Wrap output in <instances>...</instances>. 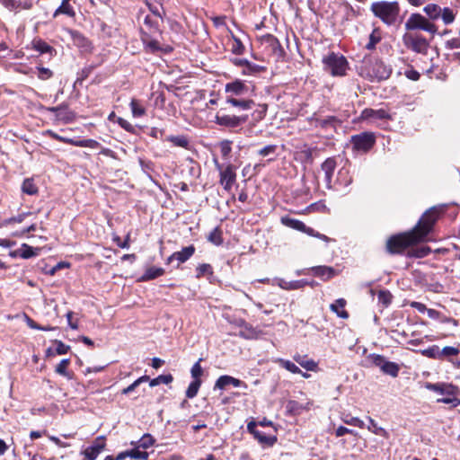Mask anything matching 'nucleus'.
I'll list each match as a JSON object with an SVG mask.
<instances>
[{"instance_id": "obj_1", "label": "nucleus", "mask_w": 460, "mask_h": 460, "mask_svg": "<svg viewBox=\"0 0 460 460\" xmlns=\"http://www.w3.org/2000/svg\"><path fill=\"white\" fill-rule=\"evenodd\" d=\"M358 69L359 75L370 82L386 80L392 74L391 67L385 65L382 60L371 56H366L363 58Z\"/></svg>"}, {"instance_id": "obj_2", "label": "nucleus", "mask_w": 460, "mask_h": 460, "mask_svg": "<svg viewBox=\"0 0 460 460\" xmlns=\"http://www.w3.org/2000/svg\"><path fill=\"white\" fill-rule=\"evenodd\" d=\"M370 9L376 17L388 25H392L396 22L400 12L397 2H375L371 4Z\"/></svg>"}, {"instance_id": "obj_3", "label": "nucleus", "mask_w": 460, "mask_h": 460, "mask_svg": "<svg viewBox=\"0 0 460 460\" xmlns=\"http://www.w3.org/2000/svg\"><path fill=\"white\" fill-rule=\"evenodd\" d=\"M421 242L411 230L403 234L392 236L386 243V249L390 253H401L409 246Z\"/></svg>"}, {"instance_id": "obj_4", "label": "nucleus", "mask_w": 460, "mask_h": 460, "mask_svg": "<svg viewBox=\"0 0 460 460\" xmlns=\"http://www.w3.org/2000/svg\"><path fill=\"white\" fill-rule=\"evenodd\" d=\"M442 208L433 207L426 211L420 219L417 226L412 229L414 234L423 241L429 233L432 230L434 224L438 220Z\"/></svg>"}, {"instance_id": "obj_5", "label": "nucleus", "mask_w": 460, "mask_h": 460, "mask_svg": "<svg viewBox=\"0 0 460 460\" xmlns=\"http://www.w3.org/2000/svg\"><path fill=\"white\" fill-rule=\"evenodd\" d=\"M426 388L430 391L436 392L441 394V396H443L442 398L438 399V402L451 404L454 407L460 405V399L456 398V396L457 394L456 386L444 383H428L426 385Z\"/></svg>"}, {"instance_id": "obj_6", "label": "nucleus", "mask_w": 460, "mask_h": 460, "mask_svg": "<svg viewBox=\"0 0 460 460\" xmlns=\"http://www.w3.org/2000/svg\"><path fill=\"white\" fill-rule=\"evenodd\" d=\"M323 68L333 76H343L348 69L347 59L340 54L332 52L323 58Z\"/></svg>"}, {"instance_id": "obj_7", "label": "nucleus", "mask_w": 460, "mask_h": 460, "mask_svg": "<svg viewBox=\"0 0 460 460\" xmlns=\"http://www.w3.org/2000/svg\"><path fill=\"white\" fill-rule=\"evenodd\" d=\"M405 28L409 31L422 30L431 34L437 32V26L420 13H412L405 22Z\"/></svg>"}, {"instance_id": "obj_8", "label": "nucleus", "mask_w": 460, "mask_h": 460, "mask_svg": "<svg viewBox=\"0 0 460 460\" xmlns=\"http://www.w3.org/2000/svg\"><path fill=\"white\" fill-rule=\"evenodd\" d=\"M350 143L352 144L354 150L366 153L375 145L376 136L372 132H362L352 136Z\"/></svg>"}, {"instance_id": "obj_9", "label": "nucleus", "mask_w": 460, "mask_h": 460, "mask_svg": "<svg viewBox=\"0 0 460 460\" xmlns=\"http://www.w3.org/2000/svg\"><path fill=\"white\" fill-rule=\"evenodd\" d=\"M368 358L372 364L381 369V371L393 377H396L400 371V367L394 362L386 360V358L378 354H371Z\"/></svg>"}, {"instance_id": "obj_10", "label": "nucleus", "mask_w": 460, "mask_h": 460, "mask_svg": "<svg viewBox=\"0 0 460 460\" xmlns=\"http://www.w3.org/2000/svg\"><path fill=\"white\" fill-rule=\"evenodd\" d=\"M403 43L408 49L417 53L425 54L429 49L427 40L419 34H405L403 36Z\"/></svg>"}, {"instance_id": "obj_11", "label": "nucleus", "mask_w": 460, "mask_h": 460, "mask_svg": "<svg viewBox=\"0 0 460 460\" xmlns=\"http://www.w3.org/2000/svg\"><path fill=\"white\" fill-rule=\"evenodd\" d=\"M248 120V115H229V114H220L217 112L215 117V122L225 128H234L243 124H244Z\"/></svg>"}, {"instance_id": "obj_12", "label": "nucleus", "mask_w": 460, "mask_h": 460, "mask_svg": "<svg viewBox=\"0 0 460 460\" xmlns=\"http://www.w3.org/2000/svg\"><path fill=\"white\" fill-rule=\"evenodd\" d=\"M217 170L220 174V183L224 189L227 191L231 190L234 183L236 181L235 168L232 164L226 165L225 168L222 167L218 163L216 164Z\"/></svg>"}, {"instance_id": "obj_13", "label": "nucleus", "mask_w": 460, "mask_h": 460, "mask_svg": "<svg viewBox=\"0 0 460 460\" xmlns=\"http://www.w3.org/2000/svg\"><path fill=\"white\" fill-rule=\"evenodd\" d=\"M105 447V438L104 437H98L93 443L92 446L88 447L84 451V460H95L98 455L103 450Z\"/></svg>"}, {"instance_id": "obj_14", "label": "nucleus", "mask_w": 460, "mask_h": 460, "mask_svg": "<svg viewBox=\"0 0 460 460\" xmlns=\"http://www.w3.org/2000/svg\"><path fill=\"white\" fill-rule=\"evenodd\" d=\"M194 245H189L183 247L181 251L173 252L167 259V263H171L172 261L176 260L179 264L187 261L195 252Z\"/></svg>"}, {"instance_id": "obj_15", "label": "nucleus", "mask_w": 460, "mask_h": 460, "mask_svg": "<svg viewBox=\"0 0 460 460\" xmlns=\"http://www.w3.org/2000/svg\"><path fill=\"white\" fill-rule=\"evenodd\" d=\"M362 119H371V120H378V119H391V115L384 109L373 110V109H365L361 112Z\"/></svg>"}, {"instance_id": "obj_16", "label": "nucleus", "mask_w": 460, "mask_h": 460, "mask_svg": "<svg viewBox=\"0 0 460 460\" xmlns=\"http://www.w3.org/2000/svg\"><path fill=\"white\" fill-rule=\"evenodd\" d=\"M49 111L56 113V117L58 119L69 123L74 120L75 113L69 111L66 105H59L58 107H51L48 109Z\"/></svg>"}, {"instance_id": "obj_17", "label": "nucleus", "mask_w": 460, "mask_h": 460, "mask_svg": "<svg viewBox=\"0 0 460 460\" xmlns=\"http://www.w3.org/2000/svg\"><path fill=\"white\" fill-rule=\"evenodd\" d=\"M225 91L228 93L227 96H240L244 94L248 88L244 83L240 80H235L234 82L228 83L226 84Z\"/></svg>"}, {"instance_id": "obj_18", "label": "nucleus", "mask_w": 460, "mask_h": 460, "mask_svg": "<svg viewBox=\"0 0 460 460\" xmlns=\"http://www.w3.org/2000/svg\"><path fill=\"white\" fill-rule=\"evenodd\" d=\"M314 276L319 277L323 280H328L332 277L338 275V271L329 266H316L311 269Z\"/></svg>"}, {"instance_id": "obj_19", "label": "nucleus", "mask_w": 460, "mask_h": 460, "mask_svg": "<svg viewBox=\"0 0 460 460\" xmlns=\"http://www.w3.org/2000/svg\"><path fill=\"white\" fill-rule=\"evenodd\" d=\"M234 387L246 386V385L240 379L234 378L230 376H221L216 382L215 388L225 389L227 385Z\"/></svg>"}, {"instance_id": "obj_20", "label": "nucleus", "mask_w": 460, "mask_h": 460, "mask_svg": "<svg viewBox=\"0 0 460 460\" xmlns=\"http://www.w3.org/2000/svg\"><path fill=\"white\" fill-rule=\"evenodd\" d=\"M226 102L243 111L250 110L254 105L252 100L236 99L233 96H226Z\"/></svg>"}, {"instance_id": "obj_21", "label": "nucleus", "mask_w": 460, "mask_h": 460, "mask_svg": "<svg viewBox=\"0 0 460 460\" xmlns=\"http://www.w3.org/2000/svg\"><path fill=\"white\" fill-rule=\"evenodd\" d=\"M336 168V162L333 158H328L322 164V170L325 175V181L328 187L331 186L332 178Z\"/></svg>"}, {"instance_id": "obj_22", "label": "nucleus", "mask_w": 460, "mask_h": 460, "mask_svg": "<svg viewBox=\"0 0 460 460\" xmlns=\"http://www.w3.org/2000/svg\"><path fill=\"white\" fill-rule=\"evenodd\" d=\"M294 360L307 371H317L318 369L317 363L313 359L307 358L306 356L296 355L294 356Z\"/></svg>"}, {"instance_id": "obj_23", "label": "nucleus", "mask_w": 460, "mask_h": 460, "mask_svg": "<svg viewBox=\"0 0 460 460\" xmlns=\"http://www.w3.org/2000/svg\"><path fill=\"white\" fill-rule=\"evenodd\" d=\"M346 300L343 298H339L330 305V309L332 312H334L339 317L342 319H347L349 317V314L346 310H344Z\"/></svg>"}, {"instance_id": "obj_24", "label": "nucleus", "mask_w": 460, "mask_h": 460, "mask_svg": "<svg viewBox=\"0 0 460 460\" xmlns=\"http://www.w3.org/2000/svg\"><path fill=\"white\" fill-rule=\"evenodd\" d=\"M132 116L134 118H140L146 114V108L143 106L139 100L133 98L129 103Z\"/></svg>"}, {"instance_id": "obj_25", "label": "nucleus", "mask_w": 460, "mask_h": 460, "mask_svg": "<svg viewBox=\"0 0 460 460\" xmlns=\"http://www.w3.org/2000/svg\"><path fill=\"white\" fill-rule=\"evenodd\" d=\"M69 365L70 359L64 358L59 362L58 365H57L55 372L60 376L66 377L67 379H72L73 374L67 370Z\"/></svg>"}, {"instance_id": "obj_26", "label": "nucleus", "mask_w": 460, "mask_h": 460, "mask_svg": "<svg viewBox=\"0 0 460 460\" xmlns=\"http://www.w3.org/2000/svg\"><path fill=\"white\" fill-rule=\"evenodd\" d=\"M423 11L431 20H438L440 18L442 7L436 4H427Z\"/></svg>"}, {"instance_id": "obj_27", "label": "nucleus", "mask_w": 460, "mask_h": 460, "mask_svg": "<svg viewBox=\"0 0 460 460\" xmlns=\"http://www.w3.org/2000/svg\"><path fill=\"white\" fill-rule=\"evenodd\" d=\"M164 274V270L163 268L150 267L146 270L144 275L141 277V280L147 281V280L155 279Z\"/></svg>"}, {"instance_id": "obj_28", "label": "nucleus", "mask_w": 460, "mask_h": 460, "mask_svg": "<svg viewBox=\"0 0 460 460\" xmlns=\"http://www.w3.org/2000/svg\"><path fill=\"white\" fill-rule=\"evenodd\" d=\"M22 190L23 193L28 195H36L39 191V189L34 183L33 179L27 178L23 181L22 184Z\"/></svg>"}, {"instance_id": "obj_29", "label": "nucleus", "mask_w": 460, "mask_h": 460, "mask_svg": "<svg viewBox=\"0 0 460 460\" xmlns=\"http://www.w3.org/2000/svg\"><path fill=\"white\" fill-rule=\"evenodd\" d=\"M456 13L457 12L452 8L444 7L442 8L440 18L446 25H448L454 22L456 16Z\"/></svg>"}, {"instance_id": "obj_30", "label": "nucleus", "mask_w": 460, "mask_h": 460, "mask_svg": "<svg viewBox=\"0 0 460 460\" xmlns=\"http://www.w3.org/2000/svg\"><path fill=\"white\" fill-rule=\"evenodd\" d=\"M368 421L369 424L367 425V428L370 432L385 438L388 437L387 431L384 428L379 427L377 423L375 421V420H373L371 417H368Z\"/></svg>"}, {"instance_id": "obj_31", "label": "nucleus", "mask_w": 460, "mask_h": 460, "mask_svg": "<svg viewBox=\"0 0 460 460\" xmlns=\"http://www.w3.org/2000/svg\"><path fill=\"white\" fill-rule=\"evenodd\" d=\"M39 251H40L39 248L34 249L31 246H30L26 243H23L22 245V247L20 248L19 252H20V256L22 258L29 259V258L38 255Z\"/></svg>"}, {"instance_id": "obj_32", "label": "nucleus", "mask_w": 460, "mask_h": 460, "mask_svg": "<svg viewBox=\"0 0 460 460\" xmlns=\"http://www.w3.org/2000/svg\"><path fill=\"white\" fill-rule=\"evenodd\" d=\"M420 353L427 358L440 359V349L437 345H432L428 349L420 350Z\"/></svg>"}, {"instance_id": "obj_33", "label": "nucleus", "mask_w": 460, "mask_h": 460, "mask_svg": "<svg viewBox=\"0 0 460 460\" xmlns=\"http://www.w3.org/2000/svg\"><path fill=\"white\" fill-rule=\"evenodd\" d=\"M59 13H64L68 16H74L75 12L69 4V0H63L61 5L55 11L54 16H58Z\"/></svg>"}, {"instance_id": "obj_34", "label": "nucleus", "mask_w": 460, "mask_h": 460, "mask_svg": "<svg viewBox=\"0 0 460 460\" xmlns=\"http://www.w3.org/2000/svg\"><path fill=\"white\" fill-rule=\"evenodd\" d=\"M208 240L215 245H221L223 243L222 231L219 227H216L211 231L208 236Z\"/></svg>"}, {"instance_id": "obj_35", "label": "nucleus", "mask_w": 460, "mask_h": 460, "mask_svg": "<svg viewBox=\"0 0 460 460\" xmlns=\"http://www.w3.org/2000/svg\"><path fill=\"white\" fill-rule=\"evenodd\" d=\"M131 445L136 446V447L128 450V457L139 460H146L148 458V453L146 451H140V447H137V444L131 442Z\"/></svg>"}, {"instance_id": "obj_36", "label": "nucleus", "mask_w": 460, "mask_h": 460, "mask_svg": "<svg viewBox=\"0 0 460 460\" xmlns=\"http://www.w3.org/2000/svg\"><path fill=\"white\" fill-rule=\"evenodd\" d=\"M70 145L80 146V147H90V148H97L100 144L93 139H83V140H72L70 141Z\"/></svg>"}, {"instance_id": "obj_37", "label": "nucleus", "mask_w": 460, "mask_h": 460, "mask_svg": "<svg viewBox=\"0 0 460 460\" xmlns=\"http://www.w3.org/2000/svg\"><path fill=\"white\" fill-rule=\"evenodd\" d=\"M33 49L41 54L51 53L53 51V48L41 40H37L33 41Z\"/></svg>"}, {"instance_id": "obj_38", "label": "nucleus", "mask_w": 460, "mask_h": 460, "mask_svg": "<svg viewBox=\"0 0 460 460\" xmlns=\"http://www.w3.org/2000/svg\"><path fill=\"white\" fill-rule=\"evenodd\" d=\"M201 385V380H193L188 386L186 396L190 399L194 398Z\"/></svg>"}, {"instance_id": "obj_39", "label": "nucleus", "mask_w": 460, "mask_h": 460, "mask_svg": "<svg viewBox=\"0 0 460 460\" xmlns=\"http://www.w3.org/2000/svg\"><path fill=\"white\" fill-rule=\"evenodd\" d=\"M282 223L286 226L292 227L294 229H296L298 231H301L305 228V224L297 219L294 218H288V217H282Z\"/></svg>"}, {"instance_id": "obj_40", "label": "nucleus", "mask_w": 460, "mask_h": 460, "mask_svg": "<svg viewBox=\"0 0 460 460\" xmlns=\"http://www.w3.org/2000/svg\"><path fill=\"white\" fill-rule=\"evenodd\" d=\"M196 271H197L196 277L198 279H199V278H201L203 276H210V275L213 274L212 266L210 264H208V263L199 264L197 267Z\"/></svg>"}, {"instance_id": "obj_41", "label": "nucleus", "mask_w": 460, "mask_h": 460, "mask_svg": "<svg viewBox=\"0 0 460 460\" xmlns=\"http://www.w3.org/2000/svg\"><path fill=\"white\" fill-rule=\"evenodd\" d=\"M278 362L282 367L293 374L302 373L301 369L295 363L289 360L279 358Z\"/></svg>"}, {"instance_id": "obj_42", "label": "nucleus", "mask_w": 460, "mask_h": 460, "mask_svg": "<svg viewBox=\"0 0 460 460\" xmlns=\"http://www.w3.org/2000/svg\"><path fill=\"white\" fill-rule=\"evenodd\" d=\"M459 353L460 349L458 348L447 346L440 349V359L457 356Z\"/></svg>"}, {"instance_id": "obj_43", "label": "nucleus", "mask_w": 460, "mask_h": 460, "mask_svg": "<svg viewBox=\"0 0 460 460\" xmlns=\"http://www.w3.org/2000/svg\"><path fill=\"white\" fill-rule=\"evenodd\" d=\"M155 443L154 438L150 434H145L136 444L137 447L147 449Z\"/></svg>"}, {"instance_id": "obj_44", "label": "nucleus", "mask_w": 460, "mask_h": 460, "mask_svg": "<svg viewBox=\"0 0 460 460\" xmlns=\"http://www.w3.org/2000/svg\"><path fill=\"white\" fill-rule=\"evenodd\" d=\"M381 40L380 32L378 30H374L369 35V40L366 45V48L369 50L374 49L376 45Z\"/></svg>"}, {"instance_id": "obj_45", "label": "nucleus", "mask_w": 460, "mask_h": 460, "mask_svg": "<svg viewBox=\"0 0 460 460\" xmlns=\"http://www.w3.org/2000/svg\"><path fill=\"white\" fill-rule=\"evenodd\" d=\"M167 140L176 146L187 147L189 145L187 138L182 136H170L167 137Z\"/></svg>"}, {"instance_id": "obj_46", "label": "nucleus", "mask_w": 460, "mask_h": 460, "mask_svg": "<svg viewBox=\"0 0 460 460\" xmlns=\"http://www.w3.org/2000/svg\"><path fill=\"white\" fill-rule=\"evenodd\" d=\"M341 420L344 423H346L348 425L356 426L360 429L365 427L364 421L358 417H351V416L347 415V416L343 417Z\"/></svg>"}, {"instance_id": "obj_47", "label": "nucleus", "mask_w": 460, "mask_h": 460, "mask_svg": "<svg viewBox=\"0 0 460 460\" xmlns=\"http://www.w3.org/2000/svg\"><path fill=\"white\" fill-rule=\"evenodd\" d=\"M172 379L173 378L171 375H161V376L151 380L150 386L153 387V386L158 385L160 384L168 385L172 381Z\"/></svg>"}, {"instance_id": "obj_48", "label": "nucleus", "mask_w": 460, "mask_h": 460, "mask_svg": "<svg viewBox=\"0 0 460 460\" xmlns=\"http://www.w3.org/2000/svg\"><path fill=\"white\" fill-rule=\"evenodd\" d=\"M148 379H149V377L147 376H143L139 377L138 379L134 381L130 385L124 388L122 390V394H128L129 393L133 392L141 383L146 382Z\"/></svg>"}, {"instance_id": "obj_49", "label": "nucleus", "mask_w": 460, "mask_h": 460, "mask_svg": "<svg viewBox=\"0 0 460 460\" xmlns=\"http://www.w3.org/2000/svg\"><path fill=\"white\" fill-rule=\"evenodd\" d=\"M392 294L388 290H380L377 295L378 302L387 306L392 301Z\"/></svg>"}, {"instance_id": "obj_50", "label": "nucleus", "mask_w": 460, "mask_h": 460, "mask_svg": "<svg viewBox=\"0 0 460 460\" xmlns=\"http://www.w3.org/2000/svg\"><path fill=\"white\" fill-rule=\"evenodd\" d=\"M279 286L284 289H297L303 287L302 281L296 280L292 282H287L283 279L279 280Z\"/></svg>"}, {"instance_id": "obj_51", "label": "nucleus", "mask_w": 460, "mask_h": 460, "mask_svg": "<svg viewBox=\"0 0 460 460\" xmlns=\"http://www.w3.org/2000/svg\"><path fill=\"white\" fill-rule=\"evenodd\" d=\"M338 119L334 116H330L325 119H316V125L322 128H327L329 126H334V123L338 122Z\"/></svg>"}, {"instance_id": "obj_52", "label": "nucleus", "mask_w": 460, "mask_h": 460, "mask_svg": "<svg viewBox=\"0 0 460 460\" xmlns=\"http://www.w3.org/2000/svg\"><path fill=\"white\" fill-rule=\"evenodd\" d=\"M231 51L236 55H241L244 51V46L242 41L236 38H233V43L231 45Z\"/></svg>"}, {"instance_id": "obj_53", "label": "nucleus", "mask_w": 460, "mask_h": 460, "mask_svg": "<svg viewBox=\"0 0 460 460\" xmlns=\"http://www.w3.org/2000/svg\"><path fill=\"white\" fill-rule=\"evenodd\" d=\"M202 359L199 358L198 362H196L191 369H190V373H191V376L193 377L194 380H200V376H202L203 374V369L200 366V361Z\"/></svg>"}, {"instance_id": "obj_54", "label": "nucleus", "mask_w": 460, "mask_h": 460, "mask_svg": "<svg viewBox=\"0 0 460 460\" xmlns=\"http://www.w3.org/2000/svg\"><path fill=\"white\" fill-rule=\"evenodd\" d=\"M445 48L449 50L460 49V35L458 34L457 37L447 40L445 42Z\"/></svg>"}, {"instance_id": "obj_55", "label": "nucleus", "mask_w": 460, "mask_h": 460, "mask_svg": "<svg viewBox=\"0 0 460 460\" xmlns=\"http://www.w3.org/2000/svg\"><path fill=\"white\" fill-rule=\"evenodd\" d=\"M267 110H268L267 104L259 105V109L253 112L254 119L256 120L262 119L266 115Z\"/></svg>"}, {"instance_id": "obj_56", "label": "nucleus", "mask_w": 460, "mask_h": 460, "mask_svg": "<svg viewBox=\"0 0 460 460\" xmlns=\"http://www.w3.org/2000/svg\"><path fill=\"white\" fill-rule=\"evenodd\" d=\"M55 343H56V352L58 355L66 354L68 352V350L70 349V347L68 345L65 344L64 342H62L61 341H55Z\"/></svg>"}, {"instance_id": "obj_57", "label": "nucleus", "mask_w": 460, "mask_h": 460, "mask_svg": "<svg viewBox=\"0 0 460 460\" xmlns=\"http://www.w3.org/2000/svg\"><path fill=\"white\" fill-rule=\"evenodd\" d=\"M302 232H304L311 236L320 238L323 241H326V242L329 241V238L326 235L315 232L313 228L307 227L305 225V228L302 230Z\"/></svg>"}, {"instance_id": "obj_58", "label": "nucleus", "mask_w": 460, "mask_h": 460, "mask_svg": "<svg viewBox=\"0 0 460 460\" xmlns=\"http://www.w3.org/2000/svg\"><path fill=\"white\" fill-rule=\"evenodd\" d=\"M52 75H53V73H52V71L50 69L46 68V67H40L39 68L38 77L40 80H48Z\"/></svg>"}, {"instance_id": "obj_59", "label": "nucleus", "mask_w": 460, "mask_h": 460, "mask_svg": "<svg viewBox=\"0 0 460 460\" xmlns=\"http://www.w3.org/2000/svg\"><path fill=\"white\" fill-rule=\"evenodd\" d=\"M73 317H74V313L72 311L67 312L66 319H67L69 327L73 330H77L78 329V319L77 318L74 319Z\"/></svg>"}, {"instance_id": "obj_60", "label": "nucleus", "mask_w": 460, "mask_h": 460, "mask_svg": "<svg viewBox=\"0 0 460 460\" xmlns=\"http://www.w3.org/2000/svg\"><path fill=\"white\" fill-rule=\"evenodd\" d=\"M346 434L357 435V433L353 429H348L346 427H343V426H340L335 430L336 437H342V436H344Z\"/></svg>"}, {"instance_id": "obj_61", "label": "nucleus", "mask_w": 460, "mask_h": 460, "mask_svg": "<svg viewBox=\"0 0 460 460\" xmlns=\"http://www.w3.org/2000/svg\"><path fill=\"white\" fill-rule=\"evenodd\" d=\"M220 151L224 157L229 155L231 152V143L229 141H224L220 145Z\"/></svg>"}, {"instance_id": "obj_62", "label": "nucleus", "mask_w": 460, "mask_h": 460, "mask_svg": "<svg viewBox=\"0 0 460 460\" xmlns=\"http://www.w3.org/2000/svg\"><path fill=\"white\" fill-rule=\"evenodd\" d=\"M405 76L412 81H418L420 79V73L413 68H410L404 72Z\"/></svg>"}, {"instance_id": "obj_63", "label": "nucleus", "mask_w": 460, "mask_h": 460, "mask_svg": "<svg viewBox=\"0 0 460 460\" xmlns=\"http://www.w3.org/2000/svg\"><path fill=\"white\" fill-rule=\"evenodd\" d=\"M275 150H276V146L269 145V146H266L263 148H261L259 151V155L261 156H267L268 155L274 153Z\"/></svg>"}, {"instance_id": "obj_64", "label": "nucleus", "mask_w": 460, "mask_h": 460, "mask_svg": "<svg viewBox=\"0 0 460 460\" xmlns=\"http://www.w3.org/2000/svg\"><path fill=\"white\" fill-rule=\"evenodd\" d=\"M119 125L128 132L133 131V126L126 119L122 118L118 119Z\"/></svg>"}]
</instances>
